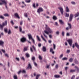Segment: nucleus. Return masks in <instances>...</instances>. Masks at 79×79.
<instances>
[{
	"label": "nucleus",
	"instance_id": "f257e3e1",
	"mask_svg": "<svg viewBox=\"0 0 79 79\" xmlns=\"http://www.w3.org/2000/svg\"><path fill=\"white\" fill-rule=\"evenodd\" d=\"M46 30H44V32L46 34L48 35L49 33H53V31L49 27H48L47 25H46V27H45Z\"/></svg>",
	"mask_w": 79,
	"mask_h": 79
},
{
	"label": "nucleus",
	"instance_id": "f03ea898",
	"mask_svg": "<svg viewBox=\"0 0 79 79\" xmlns=\"http://www.w3.org/2000/svg\"><path fill=\"white\" fill-rule=\"evenodd\" d=\"M1 2H0V5H2L4 3L5 6H6V8L7 10H8V7H7V3H6V2L5 1V0H0Z\"/></svg>",
	"mask_w": 79,
	"mask_h": 79
},
{
	"label": "nucleus",
	"instance_id": "7ed1b4c3",
	"mask_svg": "<svg viewBox=\"0 0 79 79\" xmlns=\"http://www.w3.org/2000/svg\"><path fill=\"white\" fill-rule=\"evenodd\" d=\"M7 25V21H5V23H3L2 25H0V29L1 30H3V27L5 26H6Z\"/></svg>",
	"mask_w": 79,
	"mask_h": 79
},
{
	"label": "nucleus",
	"instance_id": "20e7f679",
	"mask_svg": "<svg viewBox=\"0 0 79 79\" xmlns=\"http://www.w3.org/2000/svg\"><path fill=\"white\" fill-rule=\"evenodd\" d=\"M28 36L29 37V40H31V41L32 42H33V44H35V41L34 40V39L32 38V37L31 35L29 34L28 35Z\"/></svg>",
	"mask_w": 79,
	"mask_h": 79
},
{
	"label": "nucleus",
	"instance_id": "39448f33",
	"mask_svg": "<svg viewBox=\"0 0 79 79\" xmlns=\"http://www.w3.org/2000/svg\"><path fill=\"white\" fill-rule=\"evenodd\" d=\"M67 41L68 42L69 45L71 47L73 44V40L71 39H69L67 40Z\"/></svg>",
	"mask_w": 79,
	"mask_h": 79
},
{
	"label": "nucleus",
	"instance_id": "423d86ee",
	"mask_svg": "<svg viewBox=\"0 0 79 79\" xmlns=\"http://www.w3.org/2000/svg\"><path fill=\"white\" fill-rule=\"evenodd\" d=\"M22 42H25L26 41V38L24 37H22L21 39Z\"/></svg>",
	"mask_w": 79,
	"mask_h": 79
},
{
	"label": "nucleus",
	"instance_id": "0eeeda50",
	"mask_svg": "<svg viewBox=\"0 0 79 79\" xmlns=\"http://www.w3.org/2000/svg\"><path fill=\"white\" fill-rule=\"evenodd\" d=\"M58 8L60 10V13L61 15H63V13H64V11H63V9L62 7H58Z\"/></svg>",
	"mask_w": 79,
	"mask_h": 79
},
{
	"label": "nucleus",
	"instance_id": "6e6552de",
	"mask_svg": "<svg viewBox=\"0 0 79 79\" xmlns=\"http://www.w3.org/2000/svg\"><path fill=\"white\" fill-rule=\"evenodd\" d=\"M73 14H71L70 15L69 19V21H71L73 20Z\"/></svg>",
	"mask_w": 79,
	"mask_h": 79
},
{
	"label": "nucleus",
	"instance_id": "1a4fd4ad",
	"mask_svg": "<svg viewBox=\"0 0 79 79\" xmlns=\"http://www.w3.org/2000/svg\"><path fill=\"white\" fill-rule=\"evenodd\" d=\"M44 10H43V9L41 7L39 8V9L38 10L37 12L39 13H40V12L41 11H43Z\"/></svg>",
	"mask_w": 79,
	"mask_h": 79
},
{
	"label": "nucleus",
	"instance_id": "9d476101",
	"mask_svg": "<svg viewBox=\"0 0 79 79\" xmlns=\"http://www.w3.org/2000/svg\"><path fill=\"white\" fill-rule=\"evenodd\" d=\"M32 69V66L31 65V64L29 63L28 65V67L27 68V69Z\"/></svg>",
	"mask_w": 79,
	"mask_h": 79
},
{
	"label": "nucleus",
	"instance_id": "9b49d317",
	"mask_svg": "<svg viewBox=\"0 0 79 79\" xmlns=\"http://www.w3.org/2000/svg\"><path fill=\"white\" fill-rule=\"evenodd\" d=\"M4 42L3 41L0 40V46H2V47H4Z\"/></svg>",
	"mask_w": 79,
	"mask_h": 79
},
{
	"label": "nucleus",
	"instance_id": "f8f14e48",
	"mask_svg": "<svg viewBox=\"0 0 79 79\" xmlns=\"http://www.w3.org/2000/svg\"><path fill=\"white\" fill-rule=\"evenodd\" d=\"M14 15L15 17H16L19 19L20 18V17H19V16L18 15V13H15L14 14Z\"/></svg>",
	"mask_w": 79,
	"mask_h": 79
},
{
	"label": "nucleus",
	"instance_id": "ddd939ff",
	"mask_svg": "<svg viewBox=\"0 0 79 79\" xmlns=\"http://www.w3.org/2000/svg\"><path fill=\"white\" fill-rule=\"evenodd\" d=\"M75 45L77 48H78V49H79V45H78V44H77V43L76 42L75 43Z\"/></svg>",
	"mask_w": 79,
	"mask_h": 79
},
{
	"label": "nucleus",
	"instance_id": "4468645a",
	"mask_svg": "<svg viewBox=\"0 0 79 79\" xmlns=\"http://www.w3.org/2000/svg\"><path fill=\"white\" fill-rule=\"evenodd\" d=\"M27 48H28V47H24V48L23 52H26V51H27Z\"/></svg>",
	"mask_w": 79,
	"mask_h": 79
},
{
	"label": "nucleus",
	"instance_id": "2eb2a0df",
	"mask_svg": "<svg viewBox=\"0 0 79 79\" xmlns=\"http://www.w3.org/2000/svg\"><path fill=\"white\" fill-rule=\"evenodd\" d=\"M42 50L43 52H46V51L47 50L46 47L44 46Z\"/></svg>",
	"mask_w": 79,
	"mask_h": 79
},
{
	"label": "nucleus",
	"instance_id": "dca6fc26",
	"mask_svg": "<svg viewBox=\"0 0 79 79\" xmlns=\"http://www.w3.org/2000/svg\"><path fill=\"white\" fill-rule=\"evenodd\" d=\"M54 77L55 78H59L60 77V76L59 75H56L54 76Z\"/></svg>",
	"mask_w": 79,
	"mask_h": 79
},
{
	"label": "nucleus",
	"instance_id": "f3484780",
	"mask_svg": "<svg viewBox=\"0 0 79 79\" xmlns=\"http://www.w3.org/2000/svg\"><path fill=\"white\" fill-rule=\"evenodd\" d=\"M59 22H60L61 24H64V22L63 21V20H59Z\"/></svg>",
	"mask_w": 79,
	"mask_h": 79
},
{
	"label": "nucleus",
	"instance_id": "a211bd4d",
	"mask_svg": "<svg viewBox=\"0 0 79 79\" xmlns=\"http://www.w3.org/2000/svg\"><path fill=\"white\" fill-rule=\"evenodd\" d=\"M74 63H75V64H79V62L76 59H75L74 60Z\"/></svg>",
	"mask_w": 79,
	"mask_h": 79
},
{
	"label": "nucleus",
	"instance_id": "6ab92c4d",
	"mask_svg": "<svg viewBox=\"0 0 79 79\" xmlns=\"http://www.w3.org/2000/svg\"><path fill=\"white\" fill-rule=\"evenodd\" d=\"M52 18L54 20H56L57 19V18L55 16H53Z\"/></svg>",
	"mask_w": 79,
	"mask_h": 79
},
{
	"label": "nucleus",
	"instance_id": "aec40b11",
	"mask_svg": "<svg viewBox=\"0 0 79 79\" xmlns=\"http://www.w3.org/2000/svg\"><path fill=\"white\" fill-rule=\"evenodd\" d=\"M66 12H69V8H68V7L67 6L66 7Z\"/></svg>",
	"mask_w": 79,
	"mask_h": 79
},
{
	"label": "nucleus",
	"instance_id": "412c9836",
	"mask_svg": "<svg viewBox=\"0 0 79 79\" xmlns=\"http://www.w3.org/2000/svg\"><path fill=\"white\" fill-rule=\"evenodd\" d=\"M76 71V70H73L72 69H71L70 70V73H74Z\"/></svg>",
	"mask_w": 79,
	"mask_h": 79
},
{
	"label": "nucleus",
	"instance_id": "4be33fe9",
	"mask_svg": "<svg viewBox=\"0 0 79 79\" xmlns=\"http://www.w3.org/2000/svg\"><path fill=\"white\" fill-rule=\"evenodd\" d=\"M79 13L78 12L75 14V18H76V17H78V16H79Z\"/></svg>",
	"mask_w": 79,
	"mask_h": 79
},
{
	"label": "nucleus",
	"instance_id": "5701e85b",
	"mask_svg": "<svg viewBox=\"0 0 79 79\" xmlns=\"http://www.w3.org/2000/svg\"><path fill=\"white\" fill-rule=\"evenodd\" d=\"M26 56L27 57V58H29L30 57V56L29 55V54L28 53H27L26 54Z\"/></svg>",
	"mask_w": 79,
	"mask_h": 79
},
{
	"label": "nucleus",
	"instance_id": "b1692460",
	"mask_svg": "<svg viewBox=\"0 0 79 79\" xmlns=\"http://www.w3.org/2000/svg\"><path fill=\"white\" fill-rule=\"evenodd\" d=\"M41 37L42 39L43 40H44V41H45V42H47V41H46L45 39L44 38V36H42V35H41Z\"/></svg>",
	"mask_w": 79,
	"mask_h": 79
},
{
	"label": "nucleus",
	"instance_id": "393cba45",
	"mask_svg": "<svg viewBox=\"0 0 79 79\" xmlns=\"http://www.w3.org/2000/svg\"><path fill=\"white\" fill-rule=\"evenodd\" d=\"M25 2L26 3H30L31 2V0H25Z\"/></svg>",
	"mask_w": 79,
	"mask_h": 79
},
{
	"label": "nucleus",
	"instance_id": "a878e982",
	"mask_svg": "<svg viewBox=\"0 0 79 79\" xmlns=\"http://www.w3.org/2000/svg\"><path fill=\"white\" fill-rule=\"evenodd\" d=\"M75 68H76V69H77V71L78 73V72L79 71V68H78V67H77V66H75Z\"/></svg>",
	"mask_w": 79,
	"mask_h": 79
},
{
	"label": "nucleus",
	"instance_id": "bb28decb",
	"mask_svg": "<svg viewBox=\"0 0 79 79\" xmlns=\"http://www.w3.org/2000/svg\"><path fill=\"white\" fill-rule=\"evenodd\" d=\"M31 60H32V61H35V57L34 56L32 57Z\"/></svg>",
	"mask_w": 79,
	"mask_h": 79
},
{
	"label": "nucleus",
	"instance_id": "cd10ccee",
	"mask_svg": "<svg viewBox=\"0 0 79 79\" xmlns=\"http://www.w3.org/2000/svg\"><path fill=\"white\" fill-rule=\"evenodd\" d=\"M4 32H5L6 33H7V32H8V29L7 28H4Z\"/></svg>",
	"mask_w": 79,
	"mask_h": 79
},
{
	"label": "nucleus",
	"instance_id": "c85d7f7f",
	"mask_svg": "<svg viewBox=\"0 0 79 79\" xmlns=\"http://www.w3.org/2000/svg\"><path fill=\"white\" fill-rule=\"evenodd\" d=\"M0 18L1 19H3V20L5 19V17L3 16L2 15H0Z\"/></svg>",
	"mask_w": 79,
	"mask_h": 79
},
{
	"label": "nucleus",
	"instance_id": "c756f323",
	"mask_svg": "<svg viewBox=\"0 0 79 79\" xmlns=\"http://www.w3.org/2000/svg\"><path fill=\"white\" fill-rule=\"evenodd\" d=\"M33 63H34V65L35 66H37V63H36L35 62V61H33Z\"/></svg>",
	"mask_w": 79,
	"mask_h": 79
},
{
	"label": "nucleus",
	"instance_id": "7c9ffc66",
	"mask_svg": "<svg viewBox=\"0 0 79 79\" xmlns=\"http://www.w3.org/2000/svg\"><path fill=\"white\" fill-rule=\"evenodd\" d=\"M39 58L40 59V60H42V56L40 55L39 56Z\"/></svg>",
	"mask_w": 79,
	"mask_h": 79
},
{
	"label": "nucleus",
	"instance_id": "2f4dec72",
	"mask_svg": "<svg viewBox=\"0 0 79 79\" xmlns=\"http://www.w3.org/2000/svg\"><path fill=\"white\" fill-rule=\"evenodd\" d=\"M69 14L67 13H65V17H69Z\"/></svg>",
	"mask_w": 79,
	"mask_h": 79
},
{
	"label": "nucleus",
	"instance_id": "473e14b6",
	"mask_svg": "<svg viewBox=\"0 0 79 79\" xmlns=\"http://www.w3.org/2000/svg\"><path fill=\"white\" fill-rule=\"evenodd\" d=\"M36 37L37 39L39 41H40V38H39V36H36Z\"/></svg>",
	"mask_w": 79,
	"mask_h": 79
},
{
	"label": "nucleus",
	"instance_id": "72a5a7b5",
	"mask_svg": "<svg viewBox=\"0 0 79 79\" xmlns=\"http://www.w3.org/2000/svg\"><path fill=\"white\" fill-rule=\"evenodd\" d=\"M68 25L69 26V29H71V24L68 23Z\"/></svg>",
	"mask_w": 79,
	"mask_h": 79
},
{
	"label": "nucleus",
	"instance_id": "f704fd0d",
	"mask_svg": "<svg viewBox=\"0 0 79 79\" xmlns=\"http://www.w3.org/2000/svg\"><path fill=\"white\" fill-rule=\"evenodd\" d=\"M73 58H71L69 60V61L71 63L73 62Z\"/></svg>",
	"mask_w": 79,
	"mask_h": 79
},
{
	"label": "nucleus",
	"instance_id": "c9c22d12",
	"mask_svg": "<svg viewBox=\"0 0 79 79\" xmlns=\"http://www.w3.org/2000/svg\"><path fill=\"white\" fill-rule=\"evenodd\" d=\"M14 79H18V77H17V76H16V75H14Z\"/></svg>",
	"mask_w": 79,
	"mask_h": 79
},
{
	"label": "nucleus",
	"instance_id": "e433bc0d",
	"mask_svg": "<svg viewBox=\"0 0 79 79\" xmlns=\"http://www.w3.org/2000/svg\"><path fill=\"white\" fill-rule=\"evenodd\" d=\"M68 58L67 57H64L62 59V60H67Z\"/></svg>",
	"mask_w": 79,
	"mask_h": 79
},
{
	"label": "nucleus",
	"instance_id": "4c0bfd02",
	"mask_svg": "<svg viewBox=\"0 0 79 79\" xmlns=\"http://www.w3.org/2000/svg\"><path fill=\"white\" fill-rule=\"evenodd\" d=\"M4 16H9V15L8 14H5L3 15Z\"/></svg>",
	"mask_w": 79,
	"mask_h": 79
},
{
	"label": "nucleus",
	"instance_id": "58836bf2",
	"mask_svg": "<svg viewBox=\"0 0 79 79\" xmlns=\"http://www.w3.org/2000/svg\"><path fill=\"white\" fill-rule=\"evenodd\" d=\"M19 31L21 32L22 31V28L21 27H19Z\"/></svg>",
	"mask_w": 79,
	"mask_h": 79
},
{
	"label": "nucleus",
	"instance_id": "ea45409f",
	"mask_svg": "<svg viewBox=\"0 0 79 79\" xmlns=\"http://www.w3.org/2000/svg\"><path fill=\"white\" fill-rule=\"evenodd\" d=\"M8 34H10L11 33V30L9 29V31H8Z\"/></svg>",
	"mask_w": 79,
	"mask_h": 79
},
{
	"label": "nucleus",
	"instance_id": "a19ab883",
	"mask_svg": "<svg viewBox=\"0 0 79 79\" xmlns=\"http://www.w3.org/2000/svg\"><path fill=\"white\" fill-rule=\"evenodd\" d=\"M53 47L54 48V49H55V48H56V45L54 44H53Z\"/></svg>",
	"mask_w": 79,
	"mask_h": 79
},
{
	"label": "nucleus",
	"instance_id": "79ce46f5",
	"mask_svg": "<svg viewBox=\"0 0 79 79\" xmlns=\"http://www.w3.org/2000/svg\"><path fill=\"white\" fill-rule=\"evenodd\" d=\"M40 76V75H37L36 77V79H39V77Z\"/></svg>",
	"mask_w": 79,
	"mask_h": 79
},
{
	"label": "nucleus",
	"instance_id": "37998d69",
	"mask_svg": "<svg viewBox=\"0 0 79 79\" xmlns=\"http://www.w3.org/2000/svg\"><path fill=\"white\" fill-rule=\"evenodd\" d=\"M24 16L25 17H27V13H24Z\"/></svg>",
	"mask_w": 79,
	"mask_h": 79
},
{
	"label": "nucleus",
	"instance_id": "c03bdc74",
	"mask_svg": "<svg viewBox=\"0 0 79 79\" xmlns=\"http://www.w3.org/2000/svg\"><path fill=\"white\" fill-rule=\"evenodd\" d=\"M32 47H33V48L34 49L35 52H36V49H35V47H34V45H32Z\"/></svg>",
	"mask_w": 79,
	"mask_h": 79
},
{
	"label": "nucleus",
	"instance_id": "a18cd8bd",
	"mask_svg": "<svg viewBox=\"0 0 79 79\" xmlns=\"http://www.w3.org/2000/svg\"><path fill=\"white\" fill-rule=\"evenodd\" d=\"M56 69H58V64H56L55 66Z\"/></svg>",
	"mask_w": 79,
	"mask_h": 79
},
{
	"label": "nucleus",
	"instance_id": "49530a36",
	"mask_svg": "<svg viewBox=\"0 0 79 79\" xmlns=\"http://www.w3.org/2000/svg\"><path fill=\"white\" fill-rule=\"evenodd\" d=\"M62 36H64V31H62Z\"/></svg>",
	"mask_w": 79,
	"mask_h": 79
},
{
	"label": "nucleus",
	"instance_id": "de8ad7c7",
	"mask_svg": "<svg viewBox=\"0 0 79 79\" xmlns=\"http://www.w3.org/2000/svg\"><path fill=\"white\" fill-rule=\"evenodd\" d=\"M71 3L72 5H76V3L74 2H72Z\"/></svg>",
	"mask_w": 79,
	"mask_h": 79
},
{
	"label": "nucleus",
	"instance_id": "09e8293b",
	"mask_svg": "<svg viewBox=\"0 0 79 79\" xmlns=\"http://www.w3.org/2000/svg\"><path fill=\"white\" fill-rule=\"evenodd\" d=\"M63 54H62L60 56V58H61L62 57H63Z\"/></svg>",
	"mask_w": 79,
	"mask_h": 79
},
{
	"label": "nucleus",
	"instance_id": "8fccbe9b",
	"mask_svg": "<svg viewBox=\"0 0 79 79\" xmlns=\"http://www.w3.org/2000/svg\"><path fill=\"white\" fill-rule=\"evenodd\" d=\"M75 78V76L73 75L71 77V79H74Z\"/></svg>",
	"mask_w": 79,
	"mask_h": 79
},
{
	"label": "nucleus",
	"instance_id": "3c124183",
	"mask_svg": "<svg viewBox=\"0 0 79 79\" xmlns=\"http://www.w3.org/2000/svg\"><path fill=\"white\" fill-rule=\"evenodd\" d=\"M10 23L11 24H14V23L13 22V20H11V22H10Z\"/></svg>",
	"mask_w": 79,
	"mask_h": 79
},
{
	"label": "nucleus",
	"instance_id": "603ef678",
	"mask_svg": "<svg viewBox=\"0 0 79 79\" xmlns=\"http://www.w3.org/2000/svg\"><path fill=\"white\" fill-rule=\"evenodd\" d=\"M21 60H23V61H25V59H24V58L23 57H22L21 58Z\"/></svg>",
	"mask_w": 79,
	"mask_h": 79
},
{
	"label": "nucleus",
	"instance_id": "864d4df0",
	"mask_svg": "<svg viewBox=\"0 0 79 79\" xmlns=\"http://www.w3.org/2000/svg\"><path fill=\"white\" fill-rule=\"evenodd\" d=\"M22 73H25L26 70H23L22 71Z\"/></svg>",
	"mask_w": 79,
	"mask_h": 79
},
{
	"label": "nucleus",
	"instance_id": "5fc2aeb1",
	"mask_svg": "<svg viewBox=\"0 0 79 79\" xmlns=\"http://www.w3.org/2000/svg\"><path fill=\"white\" fill-rule=\"evenodd\" d=\"M33 6L34 8H35V3L33 4Z\"/></svg>",
	"mask_w": 79,
	"mask_h": 79
},
{
	"label": "nucleus",
	"instance_id": "6e6d98bb",
	"mask_svg": "<svg viewBox=\"0 0 79 79\" xmlns=\"http://www.w3.org/2000/svg\"><path fill=\"white\" fill-rule=\"evenodd\" d=\"M38 6H39V3H37L35 6V8H37V7H38Z\"/></svg>",
	"mask_w": 79,
	"mask_h": 79
},
{
	"label": "nucleus",
	"instance_id": "4d7b16f0",
	"mask_svg": "<svg viewBox=\"0 0 79 79\" xmlns=\"http://www.w3.org/2000/svg\"><path fill=\"white\" fill-rule=\"evenodd\" d=\"M43 35H44V37H46V39H47L48 36H47V35H45V34H44Z\"/></svg>",
	"mask_w": 79,
	"mask_h": 79
},
{
	"label": "nucleus",
	"instance_id": "13d9d810",
	"mask_svg": "<svg viewBox=\"0 0 79 79\" xmlns=\"http://www.w3.org/2000/svg\"><path fill=\"white\" fill-rule=\"evenodd\" d=\"M50 52H53V49H52V48H50Z\"/></svg>",
	"mask_w": 79,
	"mask_h": 79
},
{
	"label": "nucleus",
	"instance_id": "bf43d9fd",
	"mask_svg": "<svg viewBox=\"0 0 79 79\" xmlns=\"http://www.w3.org/2000/svg\"><path fill=\"white\" fill-rule=\"evenodd\" d=\"M16 59L18 61H19V59L18 58L16 57Z\"/></svg>",
	"mask_w": 79,
	"mask_h": 79
},
{
	"label": "nucleus",
	"instance_id": "052dcab7",
	"mask_svg": "<svg viewBox=\"0 0 79 79\" xmlns=\"http://www.w3.org/2000/svg\"><path fill=\"white\" fill-rule=\"evenodd\" d=\"M2 52L3 53H5V50L3 49H2Z\"/></svg>",
	"mask_w": 79,
	"mask_h": 79
},
{
	"label": "nucleus",
	"instance_id": "680f3d73",
	"mask_svg": "<svg viewBox=\"0 0 79 79\" xmlns=\"http://www.w3.org/2000/svg\"><path fill=\"white\" fill-rule=\"evenodd\" d=\"M71 52V51L70 50H69L67 51V53H69Z\"/></svg>",
	"mask_w": 79,
	"mask_h": 79
},
{
	"label": "nucleus",
	"instance_id": "e2e57ef3",
	"mask_svg": "<svg viewBox=\"0 0 79 79\" xmlns=\"http://www.w3.org/2000/svg\"><path fill=\"white\" fill-rule=\"evenodd\" d=\"M42 45V44H38V46L39 47H40Z\"/></svg>",
	"mask_w": 79,
	"mask_h": 79
},
{
	"label": "nucleus",
	"instance_id": "0e129e2a",
	"mask_svg": "<svg viewBox=\"0 0 79 79\" xmlns=\"http://www.w3.org/2000/svg\"><path fill=\"white\" fill-rule=\"evenodd\" d=\"M30 50L31 52H33V50H32V48H31Z\"/></svg>",
	"mask_w": 79,
	"mask_h": 79
},
{
	"label": "nucleus",
	"instance_id": "69168bd1",
	"mask_svg": "<svg viewBox=\"0 0 79 79\" xmlns=\"http://www.w3.org/2000/svg\"><path fill=\"white\" fill-rule=\"evenodd\" d=\"M59 33H60V32H59V31H57L56 32V34H57L58 35L59 34Z\"/></svg>",
	"mask_w": 79,
	"mask_h": 79
},
{
	"label": "nucleus",
	"instance_id": "338daca9",
	"mask_svg": "<svg viewBox=\"0 0 79 79\" xmlns=\"http://www.w3.org/2000/svg\"><path fill=\"white\" fill-rule=\"evenodd\" d=\"M14 27L15 29H18V26H15V27Z\"/></svg>",
	"mask_w": 79,
	"mask_h": 79
},
{
	"label": "nucleus",
	"instance_id": "774afa93",
	"mask_svg": "<svg viewBox=\"0 0 79 79\" xmlns=\"http://www.w3.org/2000/svg\"><path fill=\"white\" fill-rule=\"evenodd\" d=\"M20 25H23V21H21L20 23Z\"/></svg>",
	"mask_w": 79,
	"mask_h": 79
}]
</instances>
